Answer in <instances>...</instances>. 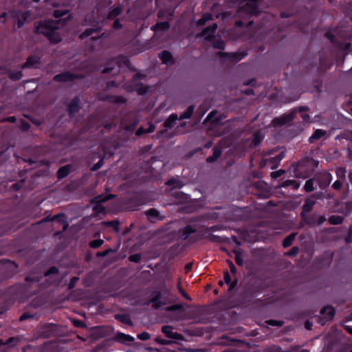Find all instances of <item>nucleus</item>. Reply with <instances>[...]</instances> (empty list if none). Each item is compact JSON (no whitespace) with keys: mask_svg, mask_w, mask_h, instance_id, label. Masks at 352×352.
I'll use <instances>...</instances> for the list:
<instances>
[{"mask_svg":"<svg viewBox=\"0 0 352 352\" xmlns=\"http://www.w3.org/2000/svg\"><path fill=\"white\" fill-rule=\"evenodd\" d=\"M206 237L211 242H220L221 241L220 236L212 234H208Z\"/></svg>","mask_w":352,"mask_h":352,"instance_id":"nucleus-48","label":"nucleus"},{"mask_svg":"<svg viewBox=\"0 0 352 352\" xmlns=\"http://www.w3.org/2000/svg\"><path fill=\"white\" fill-rule=\"evenodd\" d=\"M332 186L335 190H338L342 187V183L340 181L337 180L333 184Z\"/></svg>","mask_w":352,"mask_h":352,"instance_id":"nucleus-57","label":"nucleus"},{"mask_svg":"<svg viewBox=\"0 0 352 352\" xmlns=\"http://www.w3.org/2000/svg\"><path fill=\"white\" fill-rule=\"evenodd\" d=\"M70 170H71L70 166H65L60 167L57 172L58 178L63 179V178L67 177L69 175Z\"/></svg>","mask_w":352,"mask_h":352,"instance_id":"nucleus-19","label":"nucleus"},{"mask_svg":"<svg viewBox=\"0 0 352 352\" xmlns=\"http://www.w3.org/2000/svg\"><path fill=\"white\" fill-rule=\"evenodd\" d=\"M217 29V24L213 23L212 26L205 28L200 34H197V36H204L206 40H210L212 38L214 33Z\"/></svg>","mask_w":352,"mask_h":352,"instance_id":"nucleus-10","label":"nucleus"},{"mask_svg":"<svg viewBox=\"0 0 352 352\" xmlns=\"http://www.w3.org/2000/svg\"><path fill=\"white\" fill-rule=\"evenodd\" d=\"M284 173H285V170L280 169V170H278L276 171L272 172L271 177L274 179H276V178L280 177Z\"/></svg>","mask_w":352,"mask_h":352,"instance_id":"nucleus-49","label":"nucleus"},{"mask_svg":"<svg viewBox=\"0 0 352 352\" xmlns=\"http://www.w3.org/2000/svg\"><path fill=\"white\" fill-rule=\"evenodd\" d=\"M299 249L298 247H293L291 248L286 254L288 256H296L298 253Z\"/></svg>","mask_w":352,"mask_h":352,"instance_id":"nucleus-53","label":"nucleus"},{"mask_svg":"<svg viewBox=\"0 0 352 352\" xmlns=\"http://www.w3.org/2000/svg\"><path fill=\"white\" fill-rule=\"evenodd\" d=\"M154 130H155V126L150 123L149 127L148 129H144V127L141 126L137 130L135 134H136V135L140 136L144 133H152L154 131Z\"/></svg>","mask_w":352,"mask_h":352,"instance_id":"nucleus-24","label":"nucleus"},{"mask_svg":"<svg viewBox=\"0 0 352 352\" xmlns=\"http://www.w3.org/2000/svg\"><path fill=\"white\" fill-rule=\"evenodd\" d=\"M116 340L124 343L126 342H133L134 338L131 336L126 335L122 333H118L116 335Z\"/></svg>","mask_w":352,"mask_h":352,"instance_id":"nucleus-17","label":"nucleus"},{"mask_svg":"<svg viewBox=\"0 0 352 352\" xmlns=\"http://www.w3.org/2000/svg\"><path fill=\"white\" fill-rule=\"evenodd\" d=\"M107 99L116 103H124L126 102V99L122 96H113L108 98Z\"/></svg>","mask_w":352,"mask_h":352,"instance_id":"nucleus-37","label":"nucleus"},{"mask_svg":"<svg viewBox=\"0 0 352 352\" xmlns=\"http://www.w3.org/2000/svg\"><path fill=\"white\" fill-rule=\"evenodd\" d=\"M344 221V217L339 215H332L329 218V223L331 225H339Z\"/></svg>","mask_w":352,"mask_h":352,"instance_id":"nucleus-25","label":"nucleus"},{"mask_svg":"<svg viewBox=\"0 0 352 352\" xmlns=\"http://www.w3.org/2000/svg\"><path fill=\"white\" fill-rule=\"evenodd\" d=\"M102 223L104 225H105L107 227H113L114 230L116 232H118L119 231V225H120V223L117 220H115V221H104L102 222Z\"/></svg>","mask_w":352,"mask_h":352,"instance_id":"nucleus-34","label":"nucleus"},{"mask_svg":"<svg viewBox=\"0 0 352 352\" xmlns=\"http://www.w3.org/2000/svg\"><path fill=\"white\" fill-rule=\"evenodd\" d=\"M283 187H292L293 189H298L300 187V183L294 179H287L282 185Z\"/></svg>","mask_w":352,"mask_h":352,"instance_id":"nucleus-26","label":"nucleus"},{"mask_svg":"<svg viewBox=\"0 0 352 352\" xmlns=\"http://www.w3.org/2000/svg\"><path fill=\"white\" fill-rule=\"evenodd\" d=\"M170 28V24L166 22H160L157 23L155 26L153 27V30H160V31H166L168 30Z\"/></svg>","mask_w":352,"mask_h":352,"instance_id":"nucleus-27","label":"nucleus"},{"mask_svg":"<svg viewBox=\"0 0 352 352\" xmlns=\"http://www.w3.org/2000/svg\"><path fill=\"white\" fill-rule=\"evenodd\" d=\"M110 252H111V250H104L103 252H99L97 253V256H107Z\"/></svg>","mask_w":352,"mask_h":352,"instance_id":"nucleus-64","label":"nucleus"},{"mask_svg":"<svg viewBox=\"0 0 352 352\" xmlns=\"http://www.w3.org/2000/svg\"><path fill=\"white\" fill-rule=\"evenodd\" d=\"M315 204L316 201H314V199H307L302 206L303 212H309L313 209V207L315 205Z\"/></svg>","mask_w":352,"mask_h":352,"instance_id":"nucleus-23","label":"nucleus"},{"mask_svg":"<svg viewBox=\"0 0 352 352\" xmlns=\"http://www.w3.org/2000/svg\"><path fill=\"white\" fill-rule=\"evenodd\" d=\"M96 30L93 28L87 29L85 30L80 35V38H85L90 35H91Z\"/></svg>","mask_w":352,"mask_h":352,"instance_id":"nucleus-42","label":"nucleus"},{"mask_svg":"<svg viewBox=\"0 0 352 352\" xmlns=\"http://www.w3.org/2000/svg\"><path fill=\"white\" fill-rule=\"evenodd\" d=\"M65 216L64 214H59L54 216L52 218L49 217L42 219L41 222H46L47 221H56V223L62 226V232L65 231L67 227L68 224L65 219Z\"/></svg>","mask_w":352,"mask_h":352,"instance_id":"nucleus-6","label":"nucleus"},{"mask_svg":"<svg viewBox=\"0 0 352 352\" xmlns=\"http://www.w3.org/2000/svg\"><path fill=\"white\" fill-rule=\"evenodd\" d=\"M257 0H243L236 13L239 18H249L258 14Z\"/></svg>","mask_w":352,"mask_h":352,"instance_id":"nucleus-3","label":"nucleus"},{"mask_svg":"<svg viewBox=\"0 0 352 352\" xmlns=\"http://www.w3.org/2000/svg\"><path fill=\"white\" fill-rule=\"evenodd\" d=\"M212 19V15L209 13L205 14L202 17L197 21L198 25H204L207 21Z\"/></svg>","mask_w":352,"mask_h":352,"instance_id":"nucleus-35","label":"nucleus"},{"mask_svg":"<svg viewBox=\"0 0 352 352\" xmlns=\"http://www.w3.org/2000/svg\"><path fill=\"white\" fill-rule=\"evenodd\" d=\"M33 316H30V314H27V313H24L23 314L20 318H19V320L21 321H23V320H25L28 318H32Z\"/></svg>","mask_w":352,"mask_h":352,"instance_id":"nucleus-63","label":"nucleus"},{"mask_svg":"<svg viewBox=\"0 0 352 352\" xmlns=\"http://www.w3.org/2000/svg\"><path fill=\"white\" fill-rule=\"evenodd\" d=\"M325 221L326 218L324 216H315L312 223L314 224L320 225L323 223Z\"/></svg>","mask_w":352,"mask_h":352,"instance_id":"nucleus-41","label":"nucleus"},{"mask_svg":"<svg viewBox=\"0 0 352 352\" xmlns=\"http://www.w3.org/2000/svg\"><path fill=\"white\" fill-rule=\"evenodd\" d=\"M104 243L102 239L93 240L89 243V245L92 248H98L101 246Z\"/></svg>","mask_w":352,"mask_h":352,"instance_id":"nucleus-39","label":"nucleus"},{"mask_svg":"<svg viewBox=\"0 0 352 352\" xmlns=\"http://www.w3.org/2000/svg\"><path fill=\"white\" fill-rule=\"evenodd\" d=\"M78 102L79 100L78 98H75L72 100L68 107L69 113L72 114L78 111Z\"/></svg>","mask_w":352,"mask_h":352,"instance_id":"nucleus-21","label":"nucleus"},{"mask_svg":"<svg viewBox=\"0 0 352 352\" xmlns=\"http://www.w3.org/2000/svg\"><path fill=\"white\" fill-rule=\"evenodd\" d=\"M24 116L25 118H27L28 119H29L33 124H34L37 126H39L41 123L38 120L34 119L30 116L24 115Z\"/></svg>","mask_w":352,"mask_h":352,"instance_id":"nucleus-59","label":"nucleus"},{"mask_svg":"<svg viewBox=\"0 0 352 352\" xmlns=\"http://www.w3.org/2000/svg\"><path fill=\"white\" fill-rule=\"evenodd\" d=\"M58 272V269L56 267H51L45 273V276H49L52 274H56Z\"/></svg>","mask_w":352,"mask_h":352,"instance_id":"nucleus-55","label":"nucleus"},{"mask_svg":"<svg viewBox=\"0 0 352 352\" xmlns=\"http://www.w3.org/2000/svg\"><path fill=\"white\" fill-rule=\"evenodd\" d=\"M141 259V254H134L129 257V260L131 262L134 263H138Z\"/></svg>","mask_w":352,"mask_h":352,"instance_id":"nucleus-46","label":"nucleus"},{"mask_svg":"<svg viewBox=\"0 0 352 352\" xmlns=\"http://www.w3.org/2000/svg\"><path fill=\"white\" fill-rule=\"evenodd\" d=\"M67 10H56L54 12V16L56 19H58L61 16H63L67 14Z\"/></svg>","mask_w":352,"mask_h":352,"instance_id":"nucleus-43","label":"nucleus"},{"mask_svg":"<svg viewBox=\"0 0 352 352\" xmlns=\"http://www.w3.org/2000/svg\"><path fill=\"white\" fill-rule=\"evenodd\" d=\"M30 128V124L25 121V120H22L21 122V130L24 131H27L29 130V129Z\"/></svg>","mask_w":352,"mask_h":352,"instance_id":"nucleus-54","label":"nucleus"},{"mask_svg":"<svg viewBox=\"0 0 352 352\" xmlns=\"http://www.w3.org/2000/svg\"><path fill=\"white\" fill-rule=\"evenodd\" d=\"M346 169L343 167H339L336 169V175L340 178H344L346 175Z\"/></svg>","mask_w":352,"mask_h":352,"instance_id":"nucleus-44","label":"nucleus"},{"mask_svg":"<svg viewBox=\"0 0 352 352\" xmlns=\"http://www.w3.org/2000/svg\"><path fill=\"white\" fill-rule=\"evenodd\" d=\"M268 324L270 325H272V326H278V327H280L283 325V322L282 321H278V320H267L266 322Z\"/></svg>","mask_w":352,"mask_h":352,"instance_id":"nucleus-52","label":"nucleus"},{"mask_svg":"<svg viewBox=\"0 0 352 352\" xmlns=\"http://www.w3.org/2000/svg\"><path fill=\"white\" fill-rule=\"evenodd\" d=\"M19 342V338L16 337H11L8 338L5 342H3L2 340L0 339V347L3 344H10L12 343H14L13 345L14 346L18 344Z\"/></svg>","mask_w":352,"mask_h":352,"instance_id":"nucleus-33","label":"nucleus"},{"mask_svg":"<svg viewBox=\"0 0 352 352\" xmlns=\"http://www.w3.org/2000/svg\"><path fill=\"white\" fill-rule=\"evenodd\" d=\"M181 236L184 239H186L190 234L195 233L196 230L193 229V228L191 226H187L180 230Z\"/></svg>","mask_w":352,"mask_h":352,"instance_id":"nucleus-18","label":"nucleus"},{"mask_svg":"<svg viewBox=\"0 0 352 352\" xmlns=\"http://www.w3.org/2000/svg\"><path fill=\"white\" fill-rule=\"evenodd\" d=\"M116 67H119L118 61L115 59L111 60V62L108 64V66L102 69V72L104 74L109 73L115 69Z\"/></svg>","mask_w":352,"mask_h":352,"instance_id":"nucleus-28","label":"nucleus"},{"mask_svg":"<svg viewBox=\"0 0 352 352\" xmlns=\"http://www.w3.org/2000/svg\"><path fill=\"white\" fill-rule=\"evenodd\" d=\"M82 76L72 74L70 72H64L54 77V80L57 82H67L72 81L74 78H81Z\"/></svg>","mask_w":352,"mask_h":352,"instance_id":"nucleus-9","label":"nucleus"},{"mask_svg":"<svg viewBox=\"0 0 352 352\" xmlns=\"http://www.w3.org/2000/svg\"><path fill=\"white\" fill-rule=\"evenodd\" d=\"M194 109H195V107L193 105L189 106L188 107L187 110L184 113H183L182 114L180 115L179 119L183 120V119L190 118L194 112Z\"/></svg>","mask_w":352,"mask_h":352,"instance_id":"nucleus-29","label":"nucleus"},{"mask_svg":"<svg viewBox=\"0 0 352 352\" xmlns=\"http://www.w3.org/2000/svg\"><path fill=\"white\" fill-rule=\"evenodd\" d=\"M326 134V131L322 129H317L310 137L309 141L312 142L314 140H319Z\"/></svg>","mask_w":352,"mask_h":352,"instance_id":"nucleus-30","label":"nucleus"},{"mask_svg":"<svg viewBox=\"0 0 352 352\" xmlns=\"http://www.w3.org/2000/svg\"><path fill=\"white\" fill-rule=\"evenodd\" d=\"M295 236H296V234L292 233V234H289V236H287V237H285L283 241V246L284 248H287V247H289L290 245H292V244L295 239Z\"/></svg>","mask_w":352,"mask_h":352,"instance_id":"nucleus-31","label":"nucleus"},{"mask_svg":"<svg viewBox=\"0 0 352 352\" xmlns=\"http://www.w3.org/2000/svg\"><path fill=\"white\" fill-rule=\"evenodd\" d=\"M123 11V8L118 5L116 7H113L110 10L109 13L108 14L107 19H113L116 18L118 15H120Z\"/></svg>","mask_w":352,"mask_h":352,"instance_id":"nucleus-13","label":"nucleus"},{"mask_svg":"<svg viewBox=\"0 0 352 352\" xmlns=\"http://www.w3.org/2000/svg\"><path fill=\"white\" fill-rule=\"evenodd\" d=\"M16 121V118L15 116H10V117H8V118L2 120L1 122H8L14 123Z\"/></svg>","mask_w":352,"mask_h":352,"instance_id":"nucleus-61","label":"nucleus"},{"mask_svg":"<svg viewBox=\"0 0 352 352\" xmlns=\"http://www.w3.org/2000/svg\"><path fill=\"white\" fill-rule=\"evenodd\" d=\"M262 140H263V137L260 133H254L253 140H252V143L254 146H257L261 143Z\"/></svg>","mask_w":352,"mask_h":352,"instance_id":"nucleus-38","label":"nucleus"},{"mask_svg":"<svg viewBox=\"0 0 352 352\" xmlns=\"http://www.w3.org/2000/svg\"><path fill=\"white\" fill-rule=\"evenodd\" d=\"M177 120V115L175 113H173L165 120V122H164V126L166 129H170L173 127Z\"/></svg>","mask_w":352,"mask_h":352,"instance_id":"nucleus-15","label":"nucleus"},{"mask_svg":"<svg viewBox=\"0 0 352 352\" xmlns=\"http://www.w3.org/2000/svg\"><path fill=\"white\" fill-rule=\"evenodd\" d=\"M320 314L326 315L325 318L327 320H331L333 318L335 311L332 307L327 306L320 310Z\"/></svg>","mask_w":352,"mask_h":352,"instance_id":"nucleus-16","label":"nucleus"},{"mask_svg":"<svg viewBox=\"0 0 352 352\" xmlns=\"http://www.w3.org/2000/svg\"><path fill=\"white\" fill-rule=\"evenodd\" d=\"M305 190L307 192H311L314 190V179H310L305 182L304 186Z\"/></svg>","mask_w":352,"mask_h":352,"instance_id":"nucleus-36","label":"nucleus"},{"mask_svg":"<svg viewBox=\"0 0 352 352\" xmlns=\"http://www.w3.org/2000/svg\"><path fill=\"white\" fill-rule=\"evenodd\" d=\"M103 163H104V160H103V158H102L91 168V170L92 171H96V170H98L99 168H100L102 166Z\"/></svg>","mask_w":352,"mask_h":352,"instance_id":"nucleus-47","label":"nucleus"},{"mask_svg":"<svg viewBox=\"0 0 352 352\" xmlns=\"http://www.w3.org/2000/svg\"><path fill=\"white\" fill-rule=\"evenodd\" d=\"M172 327L169 325H165L162 328V332L165 334V336L171 339L177 340H183L184 337L182 334L178 333L177 332H173L172 331Z\"/></svg>","mask_w":352,"mask_h":352,"instance_id":"nucleus-7","label":"nucleus"},{"mask_svg":"<svg viewBox=\"0 0 352 352\" xmlns=\"http://www.w3.org/2000/svg\"><path fill=\"white\" fill-rule=\"evenodd\" d=\"M228 263L229 264L230 270L232 274H236V268L233 264V263L231 261H228Z\"/></svg>","mask_w":352,"mask_h":352,"instance_id":"nucleus-60","label":"nucleus"},{"mask_svg":"<svg viewBox=\"0 0 352 352\" xmlns=\"http://www.w3.org/2000/svg\"><path fill=\"white\" fill-rule=\"evenodd\" d=\"M146 215L152 217H158L160 213L155 208H151L146 212Z\"/></svg>","mask_w":352,"mask_h":352,"instance_id":"nucleus-45","label":"nucleus"},{"mask_svg":"<svg viewBox=\"0 0 352 352\" xmlns=\"http://www.w3.org/2000/svg\"><path fill=\"white\" fill-rule=\"evenodd\" d=\"M114 197L113 195H108L104 197L102 195L97 196L93 198L91 201L92 204H95V206L93 208L94 213L92 216L97 217L100 213H105L106 208L101 205L102 203L105 202L108 200H110Z\"/></svg>","mask_w":352,"mask_h":352,"instance_id":"nucleus-4","label":"nucleus"},{"mask_svg":"<svg viewBox=\"0 0 352 352\" xmlns=\"http://www.w3.org/2000/svg\"><path fill=\"white\" fill-rule=\"evenodd\" d=\"M223 279H224V281L226 284H229L231 282V278H230V276L228 273V271H226L224 272V276H223Z\"/></svg>","mask_w":352,"mask_h":352,"instance_id":"nucleus-58","label":"nucleus"},{"mask_svg":"<svg viewBox=\"0 0 352 352\" xmlns=\"http://www.w3.org/2000/svg\"><path fill=\"white\" fill-rule=\"evenodd\" d=\"M63 24V21L61 20L40 21L35 23L36 32L45 36L51 43H58L61 41V38L57 30Z\"/></svg>","mask_w":352,"mask_h":352,"instance_id":"nucleus-1","label":"nucleus"},{"mask_svg":"<svg viewBox=\"0 0 352 352\" xmlns=\"http://www.w3.org/2000/svg\"><path fill=\"white\" fill-rule=\"evenodd\" d=\"M182 308L181 305H174L168 307V310L170 311H175L179 310Z\"/></svg>","mask_w":352,"mask_h":352,"instance_id":"nucleus-62","label":"nucleus"},{"mask_svg":"<svg viewBox=\"0 0 352 352\" xmlns=\"http://www.w3.org/2000/svg\"><path fill=\"white\" fill-rule=\"evenodd\" d=\"M138 338L141 340H147L150 339L151 336L147 332H142L138 335Z\"/></svg>","mask_w":352,"mask_h":352,"instance_id":"nucleus-50","label":"nucleus"},{"mask_svg":"<svg viewBox=\"0 0 352 352\" xmlns=\"http://www.w3.org/2000/svg\"><path fill=\"white\" fill-rule=\"evenodd\" d=\"M213 47L217 49L223 50L224 47H225V44L223 41L219 40L213 44Z\"/></svg>","mask_w":352,"mask_h":352,"instance_id":"nucleus-51","label":"nucleus"},{"mask_svg":"<svg viewBox=\"0 0 352 352\" xmlns=\"http://www.w3.org/2000/svg\"><path fill=\"white\" fill-rule=\"evenodd\" d=\"M221 155V149L217 146H215L213 148V154L211 156H209L206 159V162L208 163H212L216 161L219 157H220Z\"/></svg>","mask_w":352,"mask_h":352,"instance_id":"nucleus-14","label":"nucleus"},{"mask_svg":"<svg viewBox=\"0 0 352 352\" xmlns=\"http://www.w3.org/2000/svg\"><path fill=\"white\" fill-rule=\"evenodd\" d=\"M159 57L163 63H168L173 58L172 54L168 51H163L159 54Z\"/></svg>","mask_w":352,"mask_h":352,"instance_id":"nucleus-22","label":"nucleus"},{"mask_svg":"<svg viewBox=\"0 0 352 352\" xmlns=\"http://www.w3.org/2000/svg\"><path fill=\"white\" fill-rule=\"evenodd\" d=\"M166 184L168 186L174 185L175 187L181 188L182 186V184L181 182L176 180L175 179H169L166 182Z\"/></svg>","mask_w":352,"mask_h":352,"instance_id":"nucleus-40","label":"nucleus"},{"mask_svg":"<svg viewBox=\"0 0 352 352\" xmlns=\"http://www.w3.org/2000/svg\"><path fill=\"white\" fill-rule=\"evenodd\" d=\"M316 179L320 188L324 189L331 183L332 176L329 173L323 170L317 173Z\"/></svg>","mask_w":352,"mask_h":352,"instance_id":"nucleus-5","label":"nucleus"},{"mask_svg":"<svg viewBox=\"0 0 352 352\" xmlns=\"http://www.w3.org/2000/svg\"><path fill=\"white\" fill-rule=\"evenodd\" d=\"M217 55L220 57L226 56V57L229 58L233 62L236 63V62L241 60L243 57H245L247 55V53L246 52H234V53H232V54H227L225 52H219L217 53Z\"/></svg>","mask_w":352,"mask_h":352,"instance_id":"nucleus-8","label":"nucleus"},{"mask_svg":"<svg viewBox=\"0 0 352 352\" xmlns=\"http://www.w3.org/2000/svg\"><path fill=\"white\" fill-rule=\"evenodd\" d=\"M9 78L12 80H18L22 77V72L21 71H11L8 72Z\"/></svg>","mask_w":352,"mask_h":352,"instance_id":"nucleus-32","label":"nucleus"},{"mask_svg":"<svg viewBox=\"0 0 352 352\" xmlns=\"http://www.w3.org/2000/svg\"><path fill=\"white\" fill-rule=\"evenodd\" d=\"M40 61V58L36 56H29L25 63L21 65V68H27L34 66L36 64L38 63Z\"/></svg>","mask_w":352,"mask_h":352,"instance_id":"nucleus-12","label":"nucleus"},{"mask_svg":"<svg viewBox=\"0 0 352 352\" xmlns=\"http://www.w3.org/2000/svg\"><path fill=\"white\" fill-rule=\"evenodd\" d=\"M318 165V161L305 157L294 165V172L296 177L305 179L315 170Z\"/></svg>","mask_w":352,"mask_h":352,"instance_id":"nucleus-2","label":"nucleus"},{"mask_svg":"<svg viewBox=\"0 0 352 352\" xmlns=\"http://www.w3.org/2000/svg\"><path fill=\"white\" fill-rule=\"evenodd\" d=\"M115 318L120 321L122 323L128 324L129 326L133 325V322L129 315L126 314H117L115 316Z\"/></svg>","mask_w":352,"mask_h":352,"instance_id":"nucleus-20","label":"nucleus"},{"mask_svg":"<svg viewBox=\"0 0 352 352\" xmlns=\"http://www.w3.org/2000/svg\"><path fill=\"white\" fill-rule=\"evenodd\" d=\"M293 116L292 115H283L280 118H274L272 121L275 126L284 125L292 120Z\"/></svg>","mask_w":352,"mask_h":352,"instance_id":"nucleus-11","label":"nucleus"},{"mask_svg":"<svg viewBox=\"0 0 352 352\" xmlns=\"http://www.w3.org/2000/svg\"><path fill=\"white\" fill-rule=\"evenodd\" d=\"M235 261L239 265H242L243 263V260L239 253H236L235 255Z\"/></svg>","mask_w":352,"mask_h":352,"instance_id":"nucleus-56","label":"nucleus"}]
</instances>
